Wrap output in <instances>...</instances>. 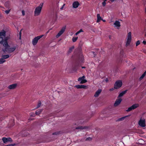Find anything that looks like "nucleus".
<instances>
[{"mask_svg":"<svg viewBox=\"0 0 146 146\" xmlns=\"http://www.w3.org/2000/svg\"><path fill=\"white\" fill-rule=\"evenodd\" d=\"M9 39V37H0V43L3 44L5 47V49L3 50L4 52L6 51L8 53H11L15 51L16 47H9V46L7 43V40Z\"/></svg>","mask_w":146,"mask_h":146,"instance_id":"1","label":"nucleus"},{"mask_svg":"<svg viewBox=\"0 0 146 146\" xmlns=\"http://www.w3.org/2000/svg\"><path fill=\"white\" fill-rule=\"evenodd\" d=\"M43 5V3H41L38 6L35 8L34 11L35 16H38L40 14Z\"/></svg>","mask_w":146,"mask_h":146,"instance_id":"2","label":"nucleus"},{"mask_svg":"<svg viewBox=\"0 0 146 146\" xmlns=\"http://www.w3.org/2000/svg\"><path fill=\"white\" fill-rule=\"evenodd\" d=\"M122 84L121 81L118 80L116 81L114 85V88L115 89H118L121 87Z\"/></svg>","mask_w":146,"mask_h":146,"instance_id":"3","label":"nucleus"},{"mask_svg":"<svg viewBox=\"0 0 146 146\" xmlns=\"http://www.w3.org/2000/svg\"><path fill=\"white\" fill-rule=\"evenodd\" d=\"M139 105L138 104H133L131 106L128 108V109L126 110V111L127 112L130 111L132 110H133L139 107Z\"/></svg>","mask_w":146,"mask_h":146,"instance_id":"4","label":"nucleus"},{"mask_svg":"<svg viewBox=\"0 0 146 146\" xmlns=\"http://www.w3.org/2000/svg\"><path fill=\"white\" fill-rule=\"evenodd\" d=\"M85 76H83L82 77H80L78 79V81L80 82V84H84L87 82V80L85 79Z\"/></svg>","mask_w":146,"mask_h":146,"instance_id":"5","label":"nucleus"},{"mask_svg":"<svg viewBox=\"0 0 146 146\" xmlns=\"http://www.w3.org/2000/svg\"><path fill=\"white\" fill-rule=\"evenodd\" d=\"M66 26H64L63 27L60 31L58 33L57 35H56V36H60L64 32L66 29Z\"/></svg>","mask_w":146,"mask_h":146,"instance_id":"6","label":"nucleus"},{"mask_svg":"<svg viewBox=\"0 0 146 146\" xmlns=\"http://www.w3.org/2000/svg\"><path fill=\"white\" fill-rule=\"evenodd\" d=\"M2 140L4 143H6L7 142H12L13 141L12 139L10 137H3L2 138Z\"/></svg>","mask_w":146,"mask_h":146,"instance_id":"7","label":"nucleus"},{"mask_svg":"<svg viewBox=\"0 0 146 146\" xmlns=\"http://www.w3.org/2000/svg\"><path fill=\"white\" fill-rule=\"evenodd\" d=\"M41 37H35L33 38L32 41V43L34 46H35L36 45L37 43L38 42V40L41 38Z\"/></svg>","mask_w":146,"mask_h":146,"instance_id":"8","label":"nucleus"},{"mask_svg":"<svg viewBox=\"0 0 146 146\" xmlns=\"http://www.w3.org/2000/svg\"><path fill=\"white\" fill-rule=\"evenodd\" d=\"M139 125L142 127H145V120H142L141 119L139 121Z\"/></svg>","mask_w":146,"mask_h":146,"instance_id":"9","label":"nucleus"},{"mask_svg":"<svg viewBox=\"0 0 146 146\" xmlns=\"http://www.w3.org/2000/svg\"><path fill=\"white\" fill-rule=\"evenodd\" d=\"M75 87L78 89L83 88L84 89H87L88 88L87 86L82 85H76L75 86Z\"/></svg>","mask_w":146,"mask_h":146,"instance_id":"10","label":"nucleus"},{"mask_svg":"<svg viewBox=\"0 0 146 146\" xmlns=\"http://www.w3.org/2000/svg\"><path fill=\"white\" fill-rule=\"evenodd\" d=\"M79 5L80 4L78 1H74L72 4L73 7L74 8H76L78 7Z\"/></svg>","mask_w":146,"mask_h":146,"instance_id":"11","label":"nucleus"},{"mask_svg":"<svg viewBox=\"0 0 146 146\" xmlns=\"http://www.w3.org/2000/svg\"><path fill=\"white\" fill-rule=\"evenodd\" d=\"M114 25H115V27H116L118 29L121 26L120 22L117 21H115L114 23Z\"/></svg>","mask_w":146,"mask_h":146,"instance_id":"12","label":"nucleus"},{"mask_svg":"<svg viewBox=\"0 0 146 146\" xmlns=\"http://www.w3.org/2000/svg\"><path fill=\"white\" fill-rule=\"evenodd\" d=\"M121 101V98H119L118 100H116L114 104V106L115 107L117 106L120 103Z\"/></svg>","mask_w":146,"mask_h":146,"instance_id":"13","label":"nucleus"},{"mask_svg":"<svg viewBox=\"0 0 146 146\" xmlns=\"http://www.w3.org/2000/svg\"><path fill=\"white\" fill-rule=\"evenodd\" d=\"M17 84H13L9 86L8 88L10 89H13L15 88L17 86Z\"/></svg>","mask_w":146,"mask_h":146,"instance_id":"14","label":"nucleus"},{"mask_svg":"<svg viewBox=\"0 0 146 146\" xmlns=\"http://www.w3.org/2000/svg\"><path fill=\"white\" fill-rule=\"evenodd\" d=\"M131 37H128L127 39V41H126V44H125L126 46H127L129 45V44L131 42Z\"/></svg>","mask_w":146,"mask_h":146,"instance_id":"15","label":"nucleus"},{"mask_svg":"<svg viewBox=\"0 0 146 146\" xmlns=\"http://www.w3.org/2000/svg\"><path fill=\"white\" fill-rule=\"evenodd\" d=\"M102 91V90L100 89H99L98 90H97L95 93L94 96L96 97L98 96L100 94L101 92Z\"/></svg>","mask_w":146,"mask_h":146,"instance_id":"16","label":"nucleus"},{"mask_svg":"<svg viewBox=\"0 0 146 146\" xmlns=\"http://www.w3.org/2000/svg\"><path fill=\"white\" fill-rule=\"evenodd\" d=\"M6 35V31L4 30H2L1 32H0V36H5Z\"/></svg>","mask_w":146,"mask_h":146,"instance_id":"17","label":"nucleus"},{"mask_svg":"<svg viewBox=\"0 0 146 146\" xmlns=\"http://www.w3.org/2000/svg\"><path fill=\"white\" fill-rule=\"evenodd\" d=\"M127 91V90H125L124 91L122 92L121 93H120L118 96V98L122 96L124 94H125Z\"/></svg>","mask_w":146,"mask_h":146,"instance_id":"18","label":"nucleus"},{"mask_svg":"<svg viewBox=\"0 0 146 146\" xmlns=\"http://www.w3.org/2000/svg\"><path fill=\"white\" fill-rule=\"evenodd\" d=\"M74 46H72L71 47L69 48V50H68L67 54L68 55L72 51V50L74 49Z\"/></svg>","mask_w":146,"mask_h":146,"instance_id":"19","label":"nucleus"},{"mask_svg":"<svg viewBox=\"0 0 146 146\" xmlns=\"http://www.w3.org/2000/svg\"><path fill=\"white\" fill-rule=\"evenodd\" d=\"M42 109H40L37 110L35 112L36 115H39L42 112Z\"/></svg>","mask_w":146,"mask_h":146,"instance_id":"20","label":"nucleus"},{"mask_svg":"<svg viewBox=\"0 0 146 146\" xmlns=\"http://www.w3.org/2000/svg\"><path fill=\"white\" fill-rule=\"evenodd\" d=\"M97 22L98 23L100 21V20H102V17L100 16V15L99 14H97Z\"/></svg>","mask_w":146,"mask_h":146,"instance_id":"21","label":"nucleus"},{"mask_svg":"<svg viewBox=\"0 0 146 146\" xmlns=\"http://www.w3.org/2000/svg\"><path fill=\"white\" fill-rule=\"evenodd\" d=\"M141 36H146V32L145 30H143L141 32Z\"/></svg>","mask_w":146,"mask_h":146,"instance_id":"22","label":"nucleus"},{"mask_svg":"<svg viewBox=\"0 0 146 146\" xmlns=\"http://www.w3.org/2000/svg\"><path fill=\"white\" fill-rule=\"evenodd\" d=\"M146 74V71L143 74L141 77L139 79L140 80H141L143 78Z\"/></svg>","mask_w":146,"mask_h":146,"instance_id":"23","label":"nucleus"},{"mask_svg":"<svg viewBox=\"0 0 146 146\" xmlns=\"http://www.w3.org/2000/svg\"><path fill=\"white\" fill-rule=\"evenodd\" d=\"M9 57V56L8 55H3L2 56V58L4 59H7Z\"/></svg>","mask_w":146,"mask_h":146,"instance_id":"24","label":"nucleus"},{"mask_svg":"<svg viewBox=\"0 0 146 146\" xmlns=\"http://www.w3.org/2000/svg\"><path fill=\"white\" fill-rule=\"evenodd\" d=\"M83 31L82 29H80L79 31L77 32L75 34V35L76 36L77 35L79 34L81 32H82Z\"/></svg>","mask_w":146,"mask_h":146,"instance_id":"25","label":"nucleus"},{"mask_svg":"<svg viewBox=\"0 0 146 146\" xmlns=\"http://www.w3.org/2000/svg\"><path fill=\"white\" fill-rule=\"evenodd\" d=\"M125 118V117H124L121 118H119L117 120V121H123L124 119Z\"/></svg>","mask_w":146,"mask_h":146,"instance_id":"26","label":"nucleus"},{"mask_svg":"<svg viewBox=\"0 0 146 146\" xmlns=\"http://www.w3.org/2000/svg\"><path fill=\"white\" fill-rule=\"evenodd\" d=\"M78 37H73L72 39V41L73 42H76L77 40Z\"/></svg>","mask_w":146,"mask_h":146,"instance_id":"27","label":"nucleus"},{"mask_svg":"<svg viewBox=\"0 0 146 146\" xmlns=\"http://www.w3.org/2000/svg\"><path fill=\"white\" fill-rule=\"evenodd\" d=\"M41 102L40 101L38 102L37 105V107L36 108V109H37L39 107H40L41 106Z\"/></svg>","mask_w":146,"mask_h":146,"instance_id":"28","label":"nucleus"},{"mask_svg":"<svg viewBox=\"0 0 146 146\" xmlns=\"http://www.w3.org/2000/svg\"><path fill=\"white\" fill-rule=\"evenodd\" d=\"M75 129H79L80 130H81L83 129V126H80L78 127H76L75 128Z\"/></svg>","mask_w":146,"mask_h":146,"instance_id":"29","label":"nucleus"},{"mask_svg":"<svg viewBox=\"0 0 146 146\" xmlns=\"http://www.w3.org/2000/svg\"><path fill=\"white\" fill-rule=\"evenodd\" d=\"M5 60L3 58L0 59V64L3 63L4 62H5Z\"/></svg>","mask_w":146,"mask_h":146,"instance_id":"30","label":"nucleus"},{"mask_svg":"<svg viewBox=\"0 0 146 146\" xmlns=\"http://www.w3.org/2000/svg\"><path fill=\"white\" fill-rule=\"evenodd\" d=\"M16 145L15 144H12L6 145V146H14Z\"/></svg>","mask_w":146,"mask_h":146,"instance_id":"31","label":"nucleus"},{"mask_svg":"<svg viewBox=\"0 0 146 146\" xmlns=\"http://www.w3.org/2000/svg\"><path fill=\"white\" fill-rule=\"evenodd\" d=\"M10 11V10H5V13L6 14H8L9 13Z\"/></svg>","mask_w":146,"mask_h":146,"instance_id":"32","label":"nucleus"},{"mask_svg":"<svg viewBox=\"0 0 146 146\" xmlns=\"http://www.w3.org/2000/svg\"><path fill=\"white\" fill-rule=\"evenodd\" d=\"M140 44V41L139 40H138L136 44V46H137Z\"/></svg>","mask_w":146,"mask_h":146,"instance_id":"33","label":"nucleus"},{"mask_svg":"<svg viewBox=\"0 0 146 146\" xmlns=\"http://www.w3.org/2000/svg\"><path fill=\"white\" fill-rule=\"evenodd\" d=\"M104 81H105L106 82L108 83V80L107 78H106L104 80Z\"/></svg>","mask_w":146,"mask_h":146,"instance_id":"34","label":"nucleus"},{"mask_svg":"<svg viewBox=\"0 0 146 146\" xmlns=\"http://www.w3.org/2000/svg\"><path fill=\"white\" fill-rule=\"evenodd\" d=\"M102 5L103 6H105L106 5V3L105 1H103L102 3Z\"/></svg>","mask_w":146,"mask_h":146,"instance_id":"35","label":"nucleus"},{"mask_svg":"<svg viewBox=\"0 0 146 146\" xmlns=\"http://www.w3.org/2000/svg\"><path fill=\"white\" fill-rule=\"evenodd\" d=\"M83 129H86L89 128V127L87 126H83Z\"/></svg>","mask_w":146,"mask_h":146,"instance_id":"36","label":"nucleus"},{"mask_svg":"<svg viewBox=\"0 0 146 146\" xmlns=\"http://www.w3.org/2000/svg\"><path fill=\"white\" fill-rule=\"evenodd\" d=\"M59 134V133L57 132H55L52 133L53 135H57Z\"/></svg>","mask_w":146,"mask_h":146,"instance_id":"37","label":"nucleus"},{"mask_svg":"<svg viewBox=\"0 0 146 146\" xmlns=\"http://www.w3.org/2000/svg\"><path fill=\"white\" fill-rule=\"evenodd\" d=\"M127 36H131V33L130 32H129L128 33Z\"/></svg>","mask_w":146,"mask_h":146,"instance_id":"38","label":"nucleus"},{"mask_svg":"<svg viewBox=\"0 0 146 146\" xmlns=\"http://www.w3.org/2000/svg\"><path fill=\"white\" fill-rule=\"evenodd\" d=\"M31 116L33 117L35 116V114L34 113H31Z\"/></svg>","mask_w":146,"mask_h":146,"instance_id":"39","label":"nucleus"},{"mask_svg":"<svg viewBox=\"0 0 146 146\" xmlns=\"http://www.w3.org/2000/svg\"><path fill=\"white\" fill-rule=\"evenodd\" d=\"M22 14L23 15H25V12H24V11H22Z\"/></svg>","mask_w":146,"mask_h":146,"instance_id":"40","label":"nucleus"},{"mask_svg":"<svg viewBox=\"0 0 146 146\" xmlns=\"http://www.w3.org/2000/svg\"><path fill=\"white\" fill-rule=\"evenodd\" d=\"M114 88H111L110 90V91L113 90H114Z\"/></svg>","mask_w":146,"mask_h":146,"instance_id":"41","label":"nucleus"},{"mask_svg":"<svg viewBox=\"0 0 146 146\" xmlns=\"http://www.w3.org/2000/svg\"><path fill=\"white\" fill-rule=\"evenodd\" d=\"M143 43L145 44H146V41H143Z\"/></svg>","mask_w":146,"mask_h":146,"instance_id":"42","label":"nucleus"},{"mask_svg":"<svg viewBox=\"0 0 146 146\" xmlns=\"http://www.w3.org/2000/svg\"><path fill=\"white\" fill-rule=\"evenodd\" d=\"M19 36H21V31H20V32L19 33Z\"/></svg>","mask_w":146,"mask_h":146,"instance_id":"43","label":"nucleus"},{"mask_svg":"<svg viewBox=\"0 0 146 146\" xmlns=\"http://www.w3.org/2000/svg\"><path fill=\"white\" fill-rule=\"evenodd\" d=\"M44 36V35H40V36H41V37H42V36Z\"/></svg>","mask_w":146,"mask_h":146,"instance_id":"44","label":"nucleus"},{"mask_svg":"<svg viewBox=\"0 0 146 146\" xmlns=\"http://www.w3.org/2000/svg\"><path fill=\"white\" fill-rule=\"evenodd\" d=\"M91 139V138H90V137H89L88 138H87V139H86V140H88V139Z\"/></svg>","mask_w":146,"mask_h":146,"instance_id":"45","label":"nucleus"},{"mask_svg":"<svg viewBox=\"0 0 146 146\" xmlns=\"http://www.w3.org/2000/svg\"><path fill=\"white\" fill-rule=\"evenodd\" d=\"M82 68H86L85 67V66H82Z\"/></svg>","mask_w":146,"mask_h":146,"instance_id":"46","label":"nucleus"},{"mask_svg":"<svg viewBox=\"0 0 146 146\" xmlns=\"http://www.w3.org/2000/svg\"><path fill=\"white\" fill-rule=\"evenodd\" d=\"M107 1V0H104V1H105V2H106V1Z\"/></svg>","mask_w":146,"mask_h":146,"instance_id":"47","label":"nucleus"},{"mask_svg":"<svg viewBox=\"0 0 146 146\" xmlns=\"http://www.w3.org/2000/svg\"><path fill=\"white\" fill-rule=\"evenodd\" d=\"M21 37H19V39H21Z\"/></svg>","mask_w":146,"mask_h":146,"instance_id":"48","label":"nucleus"},{"mask_svg":"<svg viewBox=\"0 0 146 146\" xmlns=\"http://www.w3.org/2000/svg\"><path fill=\"white\" fill-rule=\"evenodd\" d=\"M103 21L104 22V21H106L105 20H103Z\"/></svg>","mask_w":146,"mask_h":146,"instance_id":"49","label":"nucleus"},{"mask_svg":"<svg viewBox=\"0 0 146 146\" xmlns=\"http://www.w3.org/2000/svg\"><path fill=\"white\" fill-rule=\"evenodd\" d=\"M120 21H122V20H121V19L120 20Z\"/></svg>","mask_w":146,"mask_h":146,"instance_id":"50","label":"nucleus"},{"mask_svg":"<svg viewBox=\"0 0 146 146\" xmlns=\"http://www.w3.org/2000/svg\"><path fill=\"white\" fill-rule=\"evenodd\" d=\"M109 36V37H110V36H110H110Z\"/></svg>","mask_w":146,"mask_h":146,"instance_id":"51","label":"nucleus"}]
</instances>
